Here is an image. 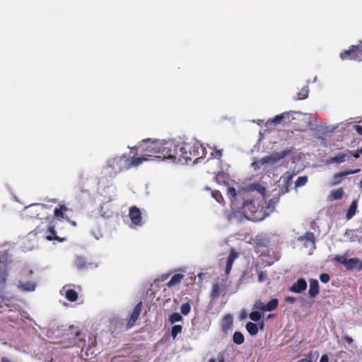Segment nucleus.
I'll use <instances>...</instances> for the list:
<instances>
[{
    "label": "nucleus",
    "instance_id": "nucleus-4",
    "mask_svg": "<svg viewBox=\"0 0 362 362\" xmlns=\"http://www.w3.org/2000/svg\"><path fill=\"white\" fill-rule=\"evenodd\" d=\"M160 143L161 141L158 139H144L139 144L140 151L142 154L138 158H144V162L151 160L152 157L158 158V153L160 150Z\"/></svg>",
    "mask_w": 362,
    "mask_h": 362
},
{
    "label": "nucleus",
    "instance_id": "nucleus-18",
    "mask_svg": "<svg viewBox=\"0 0 362 362\" xmlns=\"http://www.w3.org/2000/svg\"><path fill=\"white\" fill-rule=\"evenodd\" d=\"M285 115H287L286 114H281L276 115L274 118L269 119L266 122L265 126L267 127H270L272 125L276 126L277 124H279L283 122V120L285 119Z\"/></svg>",
    "mask_w": 362,
    "mask_h": 362
},
{
    "label": "nucleus",
    "instance_id": "nucleus-13",
    "mask_svg": "<svg viewBox=\"0 0 362 362\" xmlns=\"http://www.w3.org/2000/svg\"><path fill=\"white\" fill-rule=\"evenodd\" d=\"M359 171H360V169H356V170H346V171L336 173L335 175H334V176L332 177V180H333L332 185H339L341 182L343 178H344L346 175L355 174V173H358Z\"/></svg>",
    "mask_w": 362,
    "mask_h": 362
},
{
    "label": "nucleus",
    "instance_id": "nucleus-17",
    "mask_svg": "<svg viewBox=\"0 0 362 362\" xmlns=\"http://www.w3.org/2000/svg\"><path fill=\"white\" fill-rule=\"evenodd\" d=\"M308 293L311 298H315L316 296L319 294V284L317 280H310V288Z\"/></svg>",
    "mask_w": 362,
    "mask_h": 362
},
{
    "label": "nucleus",
    "instance_id": "nucleus-21",
    "mask_svg": "<svg viewBox=\"0 0 362 362\" xmlns=\"http://www.w3.org/2000/svg\"><path fill=\"white\" fill-rule=\"evenodd\" d=\"M68 208L65 205H59L54 211V215L58 220L61 221L64 218V214L68 211Z\"/></svg>",
    "mask_w": 362,
    "mask_h": 362
},
{
    "label": "nucleus",
    "instance_id": "nucleus-3",
    "mask_svg": "<svg viewBox=\"0 0 362 362\" xmlns=\"http://www.w3.org/2000/svg\"><path fill=\"white\" fill-rule=\"evenodd\" d=\"M182 163H187L192 159L197 160L202 157L201 153H203V148L198 142H181L180 146Z\"/></svg>",
    "mask_w": 362,
    "mask_h": 362
},
{
    "label": "nucleus",
    "instance_id": "nucleus-55",
    "mask_svg": "<svg viewBox=\"0 0 362 362\" xmlns=\"http://www.w3.org/2000/svg\"><path fill=\"white\" fill-rule=\"evenodd\" d=\"M1 362H11V361L7 357H2L1 358Z\"/></svg>",
    "mask_w": 362,
    "mask_h": 362
},
{
    "label": "nucleus",
    "instance_id": "nucleus-19",
    "mask_svg": "<svg viewBox=\"0 0 362 362\" xmlns=\"http://www.w3.org/2000/svg\"><path fill=\"white\" fill-rule=\"evenodd\" d=\"M47 232L49 233V234H47L46 236V239L48 240H56L59 242H63L66 240L65 238H61L57 235V232L54 229V227L52 226H49L48 227Z\"/></svg>",
    "mask_w": 362,
    "mask_h": 362
},
{
    "label": "nucleus",
    "instance_id": "nucleus-52",
    "mask_svg": "<svg viewBox=\"0 0 362 362\" xmlns=\"http://www.w3.org/2000/svg\"><path fill=\"white\" fill-rule=\"evenodd\" d=\"M343 339L347 342L349 344H351L354 341L353 339L349 336H345Z\"/></svg>",
    "mask_w": 362,
    "mask_h": 362
},
{
    "label": "nucleus",
    "instance_id": "nucleus-43",
    "mask_svg": "<svg viewBox=\"0 0 362 362\" xmlns=\"http://www.w3.org/2000/svg\"><path fill=\"white\" fill-rule=\"evenodd\" d=\"M254 308L257 310L264 312L265 304L263 302H262L260 300H258L255 301V303L254 304Z\"/></svg>",
    "mask_w": 362,
    "mask_h": 362
},
{
    "label": "nucleus",
    "instance_id": "nucleus-23",
    "mask_svg": "<svg viewBox=\"0 0 362 362\" xmlns=\"http://www.w3.org/2000/svg\"><path fill=\"white\" fill-rule=\"evenodd\" d=\"M346 154L340 153H338L337 156L331 157L327 160V163L332 164V163H344L346 160Z\"/></svg>",
    "mask_w": 362,
    "mask_h": 362
},
{
    "label": "nucleus",
    "instance_id": "nucleus-14",
    "mask_svg": "<svg viewBox=\"0 0 362 362\" xmlns=\"http://www.w3.org/2000/svg\"><path fill=\"white\" fill-rule=\"evenodd\" d=\"M9 275L8 268L6 264L0 267V290L5 288Z\"/></svg>",
    "mask_w": 362,
    "mask_h": 362
},
{
    "label": "nucleus",
    "instance_id": "nucleus-35",
    "mask_svg": "<svg viewBox=\"0 0 362 362\" xmlns=\"http://www.w3.org/2000/svg\"><path fill=\"white\" fill-rule=\"evenodd\" d=\"M346 234L348 236H349V240L351 242H361V237L357 234L356 230H351Z\"/></svg>",
    "mask_w": 362,
    "mask_h": 362
},
{
    "label": "nucleus",
    "instance_id": "nucleus-59",
    "mask_svg": "<svg viewBox=\"0 0 362 362\" xmlns=\"http://www.w3.org/2000/svg\"><path fill=\"white\" fill-rule=\"evenodd\" d=\"M209 362H216V360L215 359H210V361Z\"/></svg>",
    "mask_w": 362,
    "mask_h": 362
},
{
    "label": "nucleus",
    "instance_id": "nucleus-28",
    "mask_svg": "<svg viewBox=\"0 0 362 362\" xmlns=\"http://www.w3.org/2000/svg\"><path fill=\"white\" fill-rule=\"evenodd\" d=\"M65 296L70 302H74L78 299V293L74 289H68L66 291Z\"/></svg>",
    "mask_w": 362,
    "mask_h": 362
},
{
    "label": "nucleus",
    "instance_id": "nucleus-12",
    "mask_svg": "<svg viewBox=\"0 0 362 362\" xmlns=\"http://www.w3.org/2000/svg\"><path fill=\"white\" fill-rule=\"evenodd\" d=\"M307 286L308 284L305 279L300 278L289 288V291L293 293H300L306 290Z\"/></svg>",
    "mask_w": 362,
    "mask_h": 362
},
{
    "label": "nucleus",
    "instance_id": "nucleus-6",
    "mask_svg": "<svg viewBox=\"0 0 362 362\" xmlns=\"http://www.w3.org/2000/svg\"><path fill=\"white\" fill-rule=\"evenodd\" d=\"M340 57L342 60H355L362 61V40L359 41L356 45H351L349 49L341 52Z\"/></svg>",
    "mask_w": 362,
    "mask_h": 362
},
{
    "label": "nucleus",
    "instance_id": "nucleus-53",
    "mask_svg": "<svg viewBox=\"0 0 362 362\" xmlns=\"http://www.w3.org/2000/svg\"><path fill=\"white\" fill-rule=\"evenodd\" d=\"M360 152H359V150H358L357 151L354 152L352 153V156L355 158H358L359 156H360Z\"/></svg>",
    "mask_w": 362,
    "mask_h": 362
},
{
    "label": "nucleus",
    "instance_id": "nucleus-62",
    "mask_svg": "<svg viewBox=\"0 0 362 362\" xmlns=\"http://www.w3.org/2000/svg\"><path fill=\"white\" fill-rule=\"evenodd\" d=\"M219 362H224V360L222 358L221 360L219 361Z\"/></svg>",
    "mask_w": 362,
    "mask_h": 362
},
{
    "label": "nucleus",
    "instance_id": "nucleus-2",
    "mask_svg": "<svg viewBox=\"0 0 362 362\" xmlns=\"http://www.w3.org/2000/svg\"><path fill=\"white\" fill-rule=\"evenodd\" d=\"M144 158L135 156L127 158L123 154L107 160L104 171L106 175L113 178L124 170H129L133 167H137L144 163Z\"/></svg>",
    "mask_w": 362,
    "mask_h": 362
},
{
    "label": "nucleus",
    "instance_id": "nucleus-11",
    "mask_svg": "<svg viewBox=\"0 0 362 362\" xmlns=\"http://www.w3.org/2000/svg\"><path fill=\"white\" fill-rule=\"evenodd\" d=\"M181 142H175L174 141V147L170 148V151L169 154L172 156L170 157V160L173 162H182V154L180 151Z\"/></svg>",
    "mask_w": 362,
    "mask_h": 362
},
{
    "label": "nucleus",
    "instance_id": "nucleus-25",
    "mask_svg": "<svg viewBox=\"0 0 362 362\" xmlns=\"http://www.w3.org/2000/svg\"><path fill=\"white\" fill-rule=\"evenodd\" d=\"M344 194L343 188H339L337 189H333L331 191L329 196L330 200H337L342 198Z\"/></svg>",
    "mask_w": 362,
    "mask_h": 362
},
{
    "label": "nucleus",
    "instance_id": "nucleus-16",
    "mask_svg": "<svg viewBox=\"0 0 362 362\" xmlns=\"http://www.w3.org/2000/svg\"><path fill=\"white\" fill-rule=\"evenodd\" d=\"M238 253L233 250H231L229 256L227 258L225 273L226 275L229 274L233 265L234 261L238 258Z\"/></svg>",
    "mask_w": 362,
    "mask_h": 362
},
{
    "label": "nucleus",
    "instance_id": "nucleus-48",
    "mask_svg": "<svg viewBox=\"0 0 362 362\" xmlns=\"http://www.w3.org/2000/svg\"><path fill=\"white\" fill-rule=\"evenodd\" d=\"M354 129L359 135H362V126L356 124L354 126Z\"/></svg>",
    "mask_w": 362,
    "mask_h": 362
},
{
    "label": "nucleus",
    "instance_id": "nucleus-15",
    "mask_svg": "<svg viewBox=\"0 0 362 362\" xmlns=\"http://www.w3.org/2000/svg\"><path fill=\"white\" fill-rule=\"evenodd\" d=\"M233 325V317L230 314L226 315L221 321V330L227 334L231 329Z\"/></svg>",
    "mask_w": 362,
    "mask_h": 362
},
{
    "label": "nucleus",
    "instance_id": "nucleus-36",
    "mask_svg": "<svg viewBox=\"0 0 362 362\" xmlns=\"http://www.w3.org/2000/svg\"><path fill=\"white\" fill-rule=\"evenodd\" d=\"M227 196L231 200L233 201L236 199L237 193L236 190L233 187H228L227 188Z\"/></svg>",
    "mask_w": 362,
    "mask_h": 362
},
{
    "label": "nucleus",
    "instance_id": "nucleus-49",
    "mask_svg": "<svg viewBox=\"0 0 362 362\" xmlns=\"http://www.w3.org/2000/svg\"><path fill=\"white\" fill-rule=\"evenodd\" d=\"M296 298L293 296H287L285 298V301L289 303H293L296 301Z\"/></svg>",
    "mask_w": 362,
    "mask_h": 362
},
{
    "label": "nucleus",
    "instance_id": "nucleus-40",
    "mask_svg": "<svg viewBox=\"0 0 362 362\" xmlns=\"http://www.w3.org/2000/svg\"><path fill=\"white\" fill-rule=\"evenodd\" d=\"M75 265L78 269H83L86 267V262L82 257H77L75 261Z\"/></svg>",
    "mask_w": 362,
    "mask_h": 362
},
{
    "label": "nucleus",
    "instance_id": "nucleus-9",
    "mask_svg": "<svg viewBox=\"0 0 362 362\" xmlns=\"http://www.w3.org/2000/svg\"><path fill=\"white\" fill-rule=\"evenodd\" d=\"M129 216L132 223H134V225H136V226H141V224H142L141 213L140 209L138 207H136L135 206H132L129 209Z\"/></svg>",
    "mask_w": 362,
    "mask_h": 362
},
{
    "label": "nucleus",
    "instance_id": "nucleus-31",
    "mask_svg": "<svg viewBox=\"0 0 362 362\" xmlns=\"http://www.w3.org/2000/svg\"><path fill=\"white\" fill-rule=\"evenodd\" d=\"M309 90L308 86H304L301 88V90L298 93L297 97L295 98L296 100H304L308 96Z\"/></svg>",
    "mask_w": 362,
    "mask_h": 362
},
{
    "label": "nucleus",
    "instance_id": "nucleus-32",
    "mask_svg": "<svg viewBox=\"0 0 362 362\" xmlns=\"http://www.w3.org/2000/svg\"><path fill=\"white\" fill-rule=\"evenodd\" d=\"M19 287L26 291H33L35 288V284L31 281L26 282L24 284L20 282Z\"/></svg>",
    "mask_w": 362,
    "mask_h": 362
},
{
    "label": "nucleus",
    "instance_id": "nucleus-57",
    "mask_svg": "<svg viewBox=\"0 0 362 362\" xmlns=\"http://www.w3.org/2000/svg\"><path fill=\"white\" fill-rule=\"evenodd\" d=\"M168 277V274H164L161 276V280L164 281Z\"/></svg>",
    "mask_w": 362,
    "mask_h": 362
},
{
    "label": "nucleus",
    "instance_id": "nucleus-34",
    "mask_svg": "<svg viewBox=\"0 0 362 362\" xmlns=\"http://www.w3.org/2000/svg\"><path fill=\"white\" fill-rule=\"evenodd\" d=\"M308 176H306V175L300 176L298 177V179L295 182V187L297 188V187L304 186L308 182Z\"/></svg>",
    "mask_w": 362,
    "mask_h": 362
},
{
    "label": "nucleus",
    "instance_id": "nucleus-44",
    "mask_svg": "<svg viewBox=\"0 0 362 362\" xmlns=\"http://www.w3.org/2000/svg\"><path fill=\"white\" fill-rule=\"evenodd\" d=\"M294 111H290V112H284L282 114H286L287 115H285V119L283 120L284 123H289L291 122L293 118H291V116L292 114L295 113Z\"/></svg>",
    "mask_w": 362,
    "mask_h": 362
},
{
    "label": "nucleus",
    "instance_id": "nucleus-1",
    "mask_svg": "<svg viewBox=\"0 0 362 362\" xmlns=\"http://www.w3.org/2000/svg\"><path fill=\"white\" fill-rule=\"evenodd\" d=\"M264 194L265 188L263 187L257 195L244 201L241 210L247 219L254 222L261 221L274 211L276 202L271 199L267 204Z\"/></svg>",
    "mask_w": 362,
    "mask_h": 362
},
{
    "label": "nucleus",
    "instance_id": "nucleus-20",
    "mask_svg": "<svg viewBox=\"0 0 362 362\" xmlns=\"http://www.w3.org/2000/svg\"><path fill=\"white\" fill-rule=\"evenodd\" d=\"M298 240L300 242H303L305 240L307 241V243H305L304 245L305 247H308L309 245L308 243H310V245H315V235L314 233L312 232H307L305 233V235L300 236L298 238Z\"/></svg>",
    "mask_w": 362,
    "mask_h": 362
},
{
    "label": "nucleus",
    "instance_id": "nucleus-26",
    "mask_svg": "<svg viewBox=\"0 0 362 362\" xmlns=\"http://www.w3.org/2000/svg\"><path fill=\"white\" fill-rule=\"evenodd\" d=\"M357 206H358L357 201L354 200L351 202V204L347 211L346 215V217L348 220L351 219L356 214Z\"/></svg>",
    "mask_w": 362,
    "mask_h": 362
},
{
    "label": "nucleus",
    "instance_id": "nucleus-45",
    "mask_svg": "<svg viewBox=\"0 0 362 362\" xmlns=\"http://www.w3.org/2000/svg\"><path fill=\"white\" fill-rule=\"evenodd\" d=\"M222 151L223 150L222 149H217V148H214V151L211 153V155L217 158V159H220L222 156Z\"/></svg>",
    "mask_w": 362,
    "mask_h": 362
},
{
    "label": "nucleus",
    "instance_id": "nucleus-38",
    "mask_svg": "<svg viewBox=\"0 0 362 362\" xmlns=\"http://www.w3.org/2000/svg\"><path fill=\"white\" fill-rule=\"evenodd\" d=\"M182 319V317L180 314L177 313H174L171 314L169 317V320L171 323H175L176 322H180Z\"/></svg>",
    "mask_w": 362,
    "mask_h": 362
},
{
    "label": "nucleus",
    "instance_id": "nucleus-50",
    "mask_svg": "<svg viewBox=\"0 0 362 362\" xmlns=\"http://www.w3.org/2000/svg\"><path fill=\"white\" fill-rule=\"evenodd\" d=\"M70 329H76V330L74 331V336H75V337H76V338H77V337H78L81 335V331H80L78 329L75 328V327H74V326H73V325H72V326H70Z\"/></svg>",
    "mask_w": 362,
    "mask_h": 362
},
{
    "label": "nucleus",
    "instance_id": "nucleus-56",
    "mask_svg": "<svg viewBox=\"0 0 362 362\" xmlns=\"http://www.w3.org/2000/svg\"><path fill=\"white\" fill-rule=\"evenodd\" d=\"M42 206V204H35L30 206L29 207H28V209H31V208H33L34 206Z\"/></svg>",
    "mask_w": 362,
    "mask_h": 362
},
{
    "label": "nucleus",
    "instance_id": "nucleus-22",
    "mask_svg": "<svg viewBox=\"0 0 362 362\" xmlns=\"http://www.w3.org/2000/svg\"><path fill=\"white\" fill-rule=\"evenodd\" d=\"M319 356L318 351H310L305 355V358L298 360L296 362H315Z\"/></svg>",
    "mask_w": 362,
    "mask_h": 362
},
{
    "label": "nucleus",
    "instance_id": "nucleus-60",
    "mask_svg": "<svg viewBox=\"0 0 362 362\" xmlns=\"http://www.w3.org/2000/svg\"><path fill=\"white\" fill-rule=\"evenodd\" d=\"M358 150H359V152H360L361 153H362V147H361V148H359Z\"/></svg>",
    "mask_w": 362,
    "mask_h": 362
},
{
    "label": "nucleus",
    "instance_id": "nucleus-47",
    "mask_svg": "<svg viewBox=\"0 0 362 362\" xmlns=\"http://www.w3.org/2000/svg\"><path fill=\"white\" fill-rule=\"evenodd\" d=\"M266 278V274L264 272H260L259 274H258V281L259 282H262Z\"/></svg>",
    "mask_w": 362,
    "mask_h": 362
},
{
    "label": "nucleus",
    "instance_id": "nucleus-39",
    "mask_svg": "<svg viewBox=\"0 0 362 362\" xmlns=\"http://www.w3.org/2000/svg\"><path fill=\"white\" fill-rule=\"evenodd\" d=\"M191 310V306L189 303H185L181 305L180 311L184 315H187Z\"/></svg>",
    "mask_w": 362,
    "mask_h": 362
},
{
    "label": "nucleus",
    "instance_id": "nucleus-58",
    "mask_svg": "<svg viewBox=\"0 0 362 362\" xmlns=\"http://www.w3.org/2000/svg\"><path fill=\"white\" fill-rule=\"evenodd\" d=\"M245 274H246V272H244V273L242 274V276H241V277H240V280H241V279H243L245 277Z\"/></svg>",
    "mask_w": 362,
    "mask_h": 362
},
{
    "label": "nucleus",
    "instance_id": "nucleus-10",
    "mask_svg": "<svg viewBox=\"0 0 362 362\" xmlns=\"http://www.w3.org/2000/svg\"><path fill=\"white\" fill-rule=\"evenodd\" d=\"M288 154V151H284L280 153H276L272 156H268L261 159L262 163H271L274 164L276 161L284 158Z\"/></svg>",
    "mask_w": 362,
    "mask_h": 362
},
{
    "label": "nucleus",
    "instance_id": "nucleus-46",
    "mask_svg": "<svg viewBox=\"0 0 362 362\" xmlns=\"http://www.w3.org/2000/svg\"><path fill=\"white\" fill-rule=\"evenodd\" d=\"M320 279L322 283L326 284L329 281L330 277L328 274L323 273L320 274Z\"/></svg>",
    "mask_w": 362,
    "mask_h": 362
},
{
    "label": "nucleus",
    "instance_id": "nucleus-27",
    "mask_svg": "<svg viewBox=\"0 0 362 362\" xmlns=\"http://www.w3.org/2000/svg\"><path fill=\"white\" fill-rule=\"evenodd\" d=\"M279 305V300L277 298H272L267 304H265L264 312L273 311L276 310Z\"/></svg>",
    "mask_w": 362,
    "mask_h": 362
},
{
    "label": "nucleus",
    "instance_id": "nucleus-42",
    "mask_svg": "<svg viewBox=\"0 0 362 362\" xmlns=\"http://www.w3.org/2000/svg\"><path fill=\"white\" fill-rule=\"evenodd\" d=\"M296 173L287 172L286 173L285 179H286V187H288V185H291L292 180H293V177L296 176Z\"/></svg>",
    "mask_w": 362,
    "mask_h": 362
},
{
    "label": "nucleus",
    "instance_id": "nucleus-24",
    "mask_svg": "<svg viewBox=\"0 0 362 362\" xmlns=\"http://www.w3.org/2000/svg\"><path fill=\"white\" fill-rule=\"evenodd\" d=\"M184 275L182 274H176L173 275L171 279L166 284L168 287L174 286L178 284H180L183 279Z\"/></svg>",
    "mask_w": 362,
    "mask_h": 362
},
{
    "label": "nucleus",
    "instance_id": "nucleus-41",
    "mask_svg": "<svg viewBox=\"0 0 362 362\" xmlns=\"http://www.w3.org/2000/svg\"><path fill=\"white\" fill-rule=\"evenodd\" d=\"M249 317L252 321L257 322L262 318V315L258 311H253L250 313Z\"/></svg>",
    "mask_w": 362,
    "mask_h": 362
},
{
    "label": "nucleus",
    "instance_id": "nucleus-7",
    "mask_svg": "<svg viewBox=\"0 0 362 362\" xmlns=\"http://www.w3.org/2000/svg\"><path fill=\"white\" fill-rule=\"evenodd\" d=\"M174 147V141H168L163 142L161 141L160 150L158 155V158L169 159L172 156L169 154L170 148Z\"/></svg>",
    "mask_w": 362,
    "mask_h": 362
},
{
    "label": "nucleus",
    "instance_id": "nucleus-37",
    "mask_svg": "<svg viewBox=\"0 0 362 362\" xmlns=\"http://www.w3.org/2000/svg\"><path fill=\"white\" fill-rule=\"evenodd\" d=\"M182 330V327L180 325H175L172 327L171 336L175 339L177 335L180 333Z\"/></svg>",
    "mask_w": 362,
    "mask_h": 362
},
{
    "label": "nucleus",
    "instance_id": "nucleus-29",
    "mask_svg": "<svg viewBox=\"0 0 362 362\" xmlns=\"http://www.w3.org/2000/svg\"><path fill=\"white\" fill-rule=\"evenodd\" d=\"M245 327L248 333L252 336H255L258 333V327L257 325L253 322H247Z\"/></svg>",
    "mask_w": 362,
    "mask_h": 362
},
{
    "label": "nucleus",
    "instance_id": "nucleus-5",
    "mask_svg": "<svg viewBox=\"0 0 362 362\" xmlns=\"http://www.w3.org/2000/svg\"><path fill=\"white\" fill-rule=\"evenodd\" d=\"M346 255H336L333 260L344 265L347 270H356L360 272L362 270V260L358 257L347 259Z\"/></svg>",
    "mask_w": 362,
    "mask_h": 362
},
{
    "label": "nucleus",
    "instance_id": "nucleus-54",
    "mask_svg": "<svg viewBox=\"0 0 362 362\" xmlns=\"http://www.w3.org/2000/svg\"><path fill=\"white\" fill-rule=\"evenodd\" d=\"M129 148L131 149V150H134V151H138V150H140V147H139V144H138L137 146H134L133 147H130L129 146Z\"/></svg>",
    "mask_w": 362,
    "mask_h": 362
},
{
    "label": "nucleus",
    "instance_id": "nucleus-51",
    "mask_svg": "<svg viewBox=\"0 0 362 362\" xmlns=\"http://www.w3.org/2000/svg\"><path fill=\"white\" fill-rule=\"evenodd\" d=\"M320 362H329L328 356L327 354H323L320 359Z\"/></svg>",
    "mask_w": 362,
    "mask_h": 362
},
{
    "label": "nucleus",
    "instance_id": "nucleus-8",
    "mask_svg": "<svg viewBox=\"0 0 362 362\" xmlns=\"http://www.w3.org/2000/svg\"><path fill=\"white\" fill-rule=\"evenodd\" d=\"M141 302L137 303L136 305L134 307L126 325L127 329L132 328L134 325L136 321L139 319V317L141 314Z\"/></svg>",
    "mask_w": 362,
    "mask_h": 362
},
{
    "label": "nucleus",
    "instance_id": "nucleus-61",
    "mask_svg": "<svg viewBox=\"0 0 362 362\" xmlns=\"http://www.w3.org/2000/svg\"><path fill=\"white\" fill-rule=\"evenodd\" d=\"M81 192H87V190L81 189Z\"/></svg>",
    "mask_w": 362,
    "mask_h": 362
},
{
    "label": "nucleus",
    "instance_id": "nucleus-33",
    "mask_svg": "<svg viewBox=\"0 0 362 362\" xmlns=\"http://www.w3.org/2000/svg\"><path fill=\"white\" fill-rule=\"evenodd\" d=\"M221 288L220 285L217 284H214L212 287L211 291V296L213 298H218L221 294Z\"/></svg>",
    "mask_w": 362,
    "mask_h": 362
},
{
    "label": "nucleus",
    "instance_id": "nucleus-30",
    "mask_svg": "<svg viewBox=\"0 0 362 362\" xmlns=\"http://www.w3.org/2000/svg\"><path fill=\"white\" fill-rule=\"evenodd\" d=\"M233 341L236 344H242L245 341V337L243 333L238 331L235 332L233 336Z\"/></svg>",
    "mask_w": 362,
    "mask_h": 362
}]
</instances>
